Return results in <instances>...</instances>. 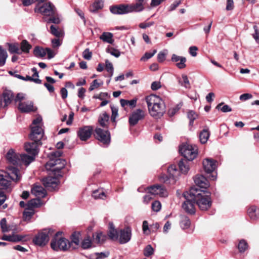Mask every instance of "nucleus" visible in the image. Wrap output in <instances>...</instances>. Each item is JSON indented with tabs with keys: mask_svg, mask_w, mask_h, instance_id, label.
<instances>
[{
	"mask_svg": "<svg viewBox=\"0 0 259 259\" xmlns=\"http://www.w3.org/2000/svg\"><path fill=\"white\" fill-rule=\"evenodd\" d=\"M149 114L156 119L161 118L165 112L164 101L158 96L150 95L145 98Z\"/></svg>",
	"mask_w": 259,
	"mask_h": 259,
	"instance_id": "nucleus-1",
	"label": "nucleus"
},
{
	"mask_svg": "<svg viewBox=\"0 0 259 259\" xmlns=\"http://www.w3.org/2000/svg\"><path fill=\"white\" fill-rule=\"evenodd\" d=\"M19 170L13 166L8 167L7 171L0 170V186L2 189H8L10 187L11 181L18 182L21 179Z\"/></svg>",
	"mask_w": 259,
	"mask_h": 259,
	"instance_id": "nucleus-2",
	"label": "nucleus"
},
{
	"mask_svg": "<svg viewBox=\"0 0 259 259\" xmlns=\"http://www.w3.org/2000/svg\"><path fill=\"white\" fill-rule=\"evenodd\" d=\"M8 161L13 165H21L24 164L28 166L34 160L33 157L25 154L16 153L13 149H10L6 154Z\"/></svg>",
	"mask_w": 259,
	"mask_h": 259,
	"instance_id": "nucleus-3",
	"label": "nucleus"
},
{
	"mask_svg": "<svg viewBox=\"0 0 259 259\" xmlns=\"http://www.w3.org/2000/svg\"><path fill=\"white\" fill-rule=\"evenodd\" d=\"M199 191L196 188H192L190 189V194L193 195V198L195 201L200 209L201 210H206L209 208L211 205V200L210 197V193L206 192L203 194L197 192Z\"/></svg>",
	"mask_w": 259,
	"mask_h": 259,
	"instance_id": "nucleus-4",
	"label": "nucleus"
},
{
	"mask_svg": "<svg viewBox=\"0 0 259 259\" xmlns=\"http://www.w3.org/2000/svg\"><path fill=\"white\" fill-rule=\"evenodd\" d=\"M42 118L37 117L34 119L31 126V133L29 138L31 140H41L44 136V131L42 128Z\"/></svg>",
	"mask_w": 259,
	"mask_h": 259,
	"instance_id": "nucleus-5",
	"label": "nucleus"
},
{
	"mask_svg": "<svg viewBox=\"0 0 259 259\" xmlns=\"http://www.w3.org/2000/svg\"><path fill=\"white\" fill-rule=\"evenodd\" d=\"M51 246L53 250L56 251L74 249V247L72 246V244H69V241L65 238H54L51 241Z\"/></svg>",
	"mask_w": 259,
	"mask_h": 259,
	"instance_id": "nucleus-6",
	"label": "nucleus"
},
{
	"mask_svg": "<svg viewBox=\"0 0 259 259\" xmlns=\"http://www.w3.org/2000/svg\"><path fill=\"white\" fill-rule=\"evenodd\" d=\"M179 151L184 159L189 161L194 159L198 154L197 147L188 144H183L180 146Z\"/></svg>",
	"mask_w": 259,
	"mask_h": 259,
	"instance_id": "nucleus-7",
	"label": "nucleus"
},
{
	"mask_svg": "<svg viewBox=\"0 0 259 259\" xmlns=\"http://www.w3.org/2000/svg\"><path fill=\"white\" fill-rule=\"evenodd\" d=\"M66 162L62 159H56L54 161H49L45 165L48 170H51L54 175L61 176L59 174L60 170L63 168L66 165Z\"/></svg>",
	"mask_w": 259,
	"mask_h": 259,
	"instance_id": "nucleus-8",
	"label": "nucleus"
},
{
	"mask_svg": "<svg viewBox=\"0 0 259 259\" xmlns=\"http://www.w3.org/2000/svg\"><path fill=\"white\" fill-rule=\"evenodd\" d=\"M186 200L182 204V208L188 213L193 214L195 213V203L193 195L190 194V190L183 194Z\"/></svg>",
	"mask_w": 259,
	"mask_h": 259,
	"instance_id": "nucleus-9",
	"label": "nucleus"
},
{
	"mask_svg": "<svg viewBox=\"0 0 259 259\" xmlns=\"http://www.w3.org/2000/svg\"><path fill=\"white\" fill-rule=\"evenodd\" d=\"M51 229H44L39 232L33 239V242L39 246L45 245L49 240L50 236L52 235Z\"/></svg>",
	"mask_w": 259,
	"mask_h": 259,
	"instance_id": "nucleus-10",
	"label": "nucleus"
},
{
	"mask_svg": "<svg viewBox=\"0 0 259 259\" xmlns=\"http://www.w3.org/2000/svg\"><path fill=\"white\" fill-rule=\"evenodd\" d=\"M35 12H39L44 16H52L55 15L56 8L52 4L49 2L40 7L37 5L35 9Z\"/></svg>",
	"mask_w": 259,
	"mask_h": 259,
	"instance_id": "nucleus-11",
	"label": "nucleus"
},
{
	"mask_svg": "<svg viewBox=\"0 0 259 259\" xmlns=\"http://www.w3.org/2000/svg\"><path fill=\"white\" fill-rule=\"evenodd\" d=\"M33 142L27 143L24 146L25 150L29 154H31V157H33L34 159L35 156L38 153V146L41 145L40 140H32Z\"/></svg>",
	"mask_w": 259,
	"mask_h": 259,
	"instance_id": "nucleus-12",
	"label": "nucleus"
},
{
	"mask_svg": "<svg viewBox=\"0 0 259 259\" xmlns=\"http://www.w3.org/2000/svg\"><path fill=\"white\" fill-rule=\"evenodd\" d=\"M94 136L97 139L104 144H109L110 142V135L108 131H104L100 128H96Z\"/></svg>",
	"mask_w": 259,
	"mask_h": 259,
	"instance_id": "nucleus-13",
	"label": "nucleus"
},
{
	"mask_svg": "<svg viewBox=\"0 0 259 259\" xmlns=\"http://www.w3.org/2000/svg\"><path fill=\"white\" fill-rule=\"evenodd\" d=\"M145 117L144 110L138 109L134 111L130 115L128 122L131 126H134L138 123L139 121L142 120Z\"/></svg>",
	"mask_w": 259,
	"mask_h": 259,
	"instance_id": "nucleus-14",
	"label": "nucleus"
},
{
	"mask_svg": "<svg viewBox=\"0 0 259 259\" xmlns=\"http://www.w3.org/2000/svg\"><path fill=\"white\" fill-rule=\"evenodd\" d=\"M148 193L153 196L158 195L161 197H165L168 195L166 190L160 185H154L147 188Z\"/></svg>",
	"mask_w": 259,
	"mask_h": 259,
	"instance_id": "nucleus-15",
	"label": "nucleus"
},
{
	"mask_svg": "<svg viewBox=\"0 0 259 259\" xmlns=\"http://www.w3.org/2000/svg\"><path fill=\"white\" fill-rule=\"evenodd\" d=\"M93 130L92 126H84L79 128L77 136L81 141H85L91 137Z\"/></svg>",
	"mask_w": 259,
	"mask_h": 259,
	"instance_id": "nucleus-16",
	"label": "nucleus"
},
{
	"mask_svg": "<svg viewBox=\"0 0 259 259\" xmlns=\"http://www.w3.org/2000/svg\"><path fill=\"white\" fill-rule=\"evenodd\" d=\"M110 12L115 15H123L130 13L128 5L121 4L111 6L110 7Z\"/></svg>",
	"mask_w": 259,
	"mask_h": 259,
	"instance_id": "nucleus-17",
	"label": "nucleus"
},
{
	"mask_svg": "<svg viewBox=\"0 0 259 259\" xmlns=\"http://www.w3.org/2000/svg\"><path fill=\"white\" fill-rule=\"evenodd\" d=\"M167 173L168 174V176L163 175L159 177L161 181L166 182L167 180L170 179H172L173 180H175L179 175V172L177 169L176 166L174 165H171L168 167Z\"/></svg>",
	"mask_w": 259,
	"mask_h": 259,
	"instance_id": "nucleus-18",
	"label": "nucleus"
},
{
	"mask_svg": "<svg viewBox=\"0 0 259 259\" xmlns=\"http://www.w3.org/2000/svg\"><path fill=\"white\" fill-rule=\"evenodd\" d=\"M18 109L23 113H28L35 111L37 108L34 106L33 103L31 101L20 102L18 106Z\"/></svg>",
	"mask_w": 259,
	"mask_h": 259,
	"instance_id": "nucleus-19",
	"label": "nucleus"
},
{
	"mask_svg": "<svg viewBox=\"0 0 259 259\" xmlns=\"http://www.w3.org/2000/svg\"><path fill=\"white\" fill-rule=\"evenodd\" d=\"M59 180L56 177L49 176L42 179L44 186L49 190H54L58 186Z\"/></svg>",
	"mask_w": 259,
	"mask_h": 259,
	"instance_id": "nucleus-20",
	"label": "nucleus"
},
{
	"mask_svg": "<svg viewBox=\"0 0 259 259\" xmlns=\"http://www.w3.org/2000/svg\"><path fill=\"white\" fill-rule=\"evenodd\" d=\"M31 70L33 72L32 76L26 75V77H23L21 75H16V77L23 80L33 81L37 84L41 83V81L40 79H38V73L36 68L33 67L32 68Z\"/></svg>",
	"mask_w": 259,
	"mask_h": 259,
	"instance_id": "nucleus-21",
	"label": "nucleus"
},
{
	"mask_svg": "<svg viewBox=\"0 0 259 259\" xmlns=\"http://www.w3.org/2000/svg\"><path fill=\"white\" fill-rule=\"evenodd\" d=\"M132 230L130 227H126L120 231L119 241L121 244L128 242L131 238Z\"/></svg>",
	"mask_w": 259,
	"mask_h": 259,
	"instance_id": "nucleus-22",
	"label": "nucleus"
},
{
	"mask_svg": "<svg viewBox=\"0 0 259 259\" xmlns=\"http://www.w3.org/2000/svg\"><path fill=\"white\" fill-rule=\"evenodd\" d=\"M217 161L211 158H206L203 161V166L205 171L207 173L213 172L217 167Z\"/></svg>",
	"mask_w": 259,
	"mask_h": 259,
	"instance_id": "nucleus-23",
	"label": "nucleus"
},
{
	"mask_svg": "<svg viewBox=\"0 0 259 259\" xmlns=\"http://www.w3.org/2000/svg\"><path fill=\"white\" fill-rule=\"evenodd\" d=\"M194 181L196 185L201 188L206 189L209 186L208 180L202 175H197L194 178Z\"/></svg>",
	"mask_w": 259,
	"mask_h": 259,
	"instance_id": "nucleus-24",
	"label": "nucleus"
},
{
	"mask_svg": "<svg viewBox=\"0 0 259 259\" xmlns=\"http://www.w3.org/2000/svg\"><path fill=\"white\" fill-rule=\"evenodd\" d=\"M171 59L172 62H177L176 66L178 68L183 69L186 67V58L185 57L173 54Z\"/></svg>",
	"mask_w": 259,
	"mask_h": 259,
	"instance_id": "nucleus-25",
	"label": "nucleus"
},
{
	"mask_svg": "<svg viewBox=\"0 0 259 259\" xmlns=\"http://www.w3.org/2000/svg\"><path fill=\"white\" fill-rule=\"evenodd\" d=\"M31 192L38 198H44L47 195L46 190L40 186H34L32 189Z\"/></svg>",
	"mask_w": 259,
	"mask_h": 259,
	"instance_id": "nucleus-26",
	"label": "nucleus"
},
{
	"mask_svg": "<svg viewBox=\"0 0 259 259\" xmlns=\"http://www.w3.org/2000/svg\"><path fill=\"white\" fill-rule=\"evenodd\" d=\"M144 6L143 4L137 2H136L135 4L128 5L130 13L142 12L144 10Z\"/></svg>",
	"mask_w": 259,
	"mask_h": 259,
	"instance_id": "nucleus-27",
	"label": "nucleus"
},
{
	"mask_svg": "<svg viewBox=\"0 0 259 259\" xmlns=\"http://www.w3.org/2000/svg\"><path fill=\"white\" fill-rule=\"evenodd\" d=\"M3 98L5 102V106H8L14 99L13 92L10 90L4 91L3 93Z\"/></svg>",
	"mask_w": 259,
	"mask_h": 259,
	"instance_id": "nucleus-28",
	"label": "nucleus"
},
{
	"mask_svg": "<svg viewBox=\"0 0 259 259\" xmlns=\"http://www.w3.org/2000/svg\"><path fill=\"white\" fill-rule=\"evenodd\" d=\"M80 237L81 234L79 232H74L72 234L71 236V241H69V244H72V246L74 247V249L79 244Z\"/></svg>",
	"mask_w": 259,
	"mask_h": 259,
	"instance_id": "nucleus-29",
	"label": "nucleus"
},
{
	"mask_svg": "<svg viewBox=\"0 0 259 259\" xmlns=\"http://www.w3.org/2000/svg\"><path fill=\"white\" fill-rule=\"evenodd\" d=\"M188 160L182 159L178 163L179 167L182 173L186 174L189 170Z\"/></svg>",
	"mask_w": 259,
	"mask_h": 259,
	"instance_id": "nucleus-30",
	"label": "nucleus"
},
{
	"mask_svg": "<svg viewBox=\"0 0 259 259\" xmlns=\"http://www.w3.org/2000/svg\"><path fill=\"white\" fill-rule=\"evenodd\" d=\"M247 212L249 218L252 220H256L259 218V209L255 206L250 207Z\"/></svg>",
	"mask_w": 259,
	"mask_h": 259,
	"instance_id": "nucleus-31",
	"label": "nucleus"
},
{
	"mask_svg": "<svg viewBox=\"0 0 259 259\" xmlns=\"http://www.w3.org/2000/svg\"><path fill=\"white\" fill-rule=\"evenodd\" d=\"M105 42L112 44L114 42L113 35L111 32H104L99 37Z\"/></svg>",
	"mask_w": 259,
	"mask_h": 259,
	"instance_id": "nucleus-32",
	"label": "nucleus"
},
{
	"mask_svg": "<svg viewBox=\"0 0 259 259\" xmlns=\"http://www.w3.org/2000/svg\"><path fill=\"white\" fill-rule=\"evenodd\" d=\"M104 6V3L102 0H97L95 1L92 5L90 8V11L96 12L98 10L102 9Z\"/></svg>",
	"mask_w": 259,
	"mask_h": 259,
	"instance_id": "nucleus-33",
	"label": "nucleus"
},
{
	"mask_svg": "<svg viewBox=\"0 0 259 259\" xmlns=\"http://www.w3.org/2000/svg\"><path fill=\"white\" fill-rule=\"evenodd\" d=\"M108 236L111 239L114 240H117L118 237L117 231L115 229L113 224L112 223L109 224Z\"/></svg>",
	"mask_w": 259,
	"mask_h": 259,
	"instance_id": "nucleus-34",
	"label": "nucleus"
},
{
	"mask_svg": "<svg viewBox=\"0 0 259 259\" xmlns=\"http://www.w3.org/2000/svg\"><path fill=\"white\" fill-rule=\"evenodd\" d=\"M22 237L19 235H4L2 238V239L4 240H7L12 242H18L22 240Z\"/></svg>",
	"mask_w": 259,
	"mask_h": 259,
	"instance_id": "nucleus-35",
	"label": "nucleus"
},
{
	"mask_svg": "<svg viewBox=\"0 0 259 259\" xmlns=\"http://www.w3.org/2000/svg\"><path fill=\"white\" fill-rule=\"evenodd\" d=\"M209 132L207 130H203L199 135L200 141L202 144L207 142L209 137Z\"/></svg>",
	"mask_w": 259,
	"mask_h": 259,
	"instance_id": "nucleus-36",
	"label": "nucleus"
},
{
	"mask_svg": "<svg viewBox=\"0 0 259 259\" xmlns=\"http://www.w3.org/2000/svg\"><path fill=\"white\" fill-rule=\"evenodd\" d=\"M7 58V51L3 49L2 47H0V66H3L5 64Z\"/></svg>",
	"mask_w": 259,
	"mask_h": 259,
	"instance_id": "nucleus-37",
	"label": "nucleus"
},
{
	"mask_svg": "<svg viewBox=\"0 0 259 259\" xmlns=\"http://www.w3.org/2000/svg\"><path fill=\"white\" fill-rule=\"evenodd\" d=\"M33 52L35 56L42 58L46 55V48L44 49L41 47H36Z\"/></svg>",
	"mask_w": 259,
	"mask_h": 259,
	"instance_id": "nucleus-38",
	"label": "nucleus"
},
{
	"mask_svg": "<svg viewBox=\"0 0 259 259\" xmlns=\"http://www.w3.org/2000/svg\"><path fill=\"white\" fill-rule=\"evenodd\" d=\"M41 205V201L39 198L32 199L30 200L27 204V207L33 208L38 207Z\"/></svg>",
	"mask_w": 259,
	"mask_h": 259,
	"instance_id": "nucleus-39",
	"label": "nucleus"
},
{
	"mask_svg": "<svg viewBox=\"0 0 259 259\" xmlns=\"http://www.w3.org/2000/svg\"><path fill=\"white\" fill-rule=\"evenodd\" d=\"M92 196L95 199H102L106 198L105 193L102 190L98 189L93 191Z\"/></svg>",
	"mask_w": 259,
	"mask_h": 259,
	"instance_id": "nucleus-40",
	"label": "nucleus"
},
{
	"mask_svg": "<svg viewBox=\"0 0 259 259\" xmlns=\"http://www.w3.org/2000/svg\"><path fill=\"white\" fill-rule=\"evenodd\" d=\"M109 118V115L106 113H104L100 115L99 119V122L102 127L106 126V122H108Z\"/></svg>",
	"mask_w": 259,
	"mask_h": 259,
	"instance_id": "nucleus-41",
	"label": "nucleus"
},
{
	"mask_svg": "<svg viewBox=\"0 0 259 259\" xmlns=\"http://www.w3.org/2000/svg\"><path fill=\"white\" fill-rule=\"evenodd\" d=\"M248 244L247 242L244 240H241L238 244V249L241 253L244 252L248 248Z\"/></svg>",
	"mask_w": 259,
	"mask_h": 259,
	"instance_id": "nucleus-42",
	"label": "nucleus"
},
{
	"mask_svg": "<svg viewBox=\"0 0 259 259\" xmlns=\"http://www.w3.org/2000/svg\"><path fill=\"white\" fill-rule=\"evenodd\" d=\"M31 48V46L26 40H23L21 42V49L22 52L28 53Z\"/></svg>",
	"mask_w": 259,
	"mask_h": 259,
	"instance_id": "nucleus-43",
	"label": "nucleus"
},
{
	"mask_svg": "<svg viewBox=\"0 0 259 259\" xmlns=\"http://www.w3.org/2000/svg\"><path fill=\"white\" fill-rule=\"evenodd\" d=\"M216 109L220 110L223 112H228L232 111L231 108L228 105H224V103L219 104L216 107Z\"/></svg>",
	"mask_w": 259,
	"mask_h": 259,
	"instance_id": "nucleus-44",
	"label": "nucleus"
},
{
	"mask_svg": "<svg viewBox=\"0 0 259 259\" xmlns=\"http://www.w3.org/2000/svg\"><path fill=\"white\" fill-rule=\"evenodd\" d=\"M179 83L185 88H190V84L187 76L185 74H183L182 76V80H179Z\"/></svg>",
	"mask_w": 259,
	"mask_h": 259,
	"instance_id": "nucleus-45",
	"label": "nucleus"
},
{
	"mask_svg": "<svg viewBox=\"0 0 259 259\" xmlns=\"http://www.w3.org/2000/svg\"><path fill=\"white\" fill-rule=\"evenodd\" d=\"M9 51L12 54H13V53H16L18 54H21V52L20 51L19 46L17 44H9Z\"/></svg>",
	"mask_w": 259,
	"mask_h": 259,
	"instance_id": "nucleus-46",
	"label": "nucleus"
},
{
	"mask_svg": "<svg viewBox=\"0 0 259 259\" xmlns=\"http://www.w3.org/2000/svg\"><path fill=\"white\" fill-rule=\"evenodd\" d=\"M106 236L101 232L97 233L95 238V241L98 243H102L106 240Z\"/></svg>",
	"mask_w": 259,
	"mask_h": 259,
	"instance_id": "nucleus-47",
	"label": "nucleus"
},
{
	"mask_svg": "<svg viewBox=\"0 0 259 259\" xmlns=\"http://www.w3.org/2000/svg\"><path fill=\"white\" fill-rule=\"evenodd\" d=\"M61 152L59 151L51 153L49 155L50 160L49 161H54L56 159H60V157L61 156Z\"/></svg>",
	"mask_w": 259,
	"mask_h": 259,
	"instance_id": "nucleus-48",
	"label": "nucleus"
},
{
	"mask_svg": "<svg viewBox=\"0 0 259 259\" xmlns=\"http://www.w3.org/2000/svg\"><path fill=\"white\" fill-rule=\"evenodd\" d=\"M92 241L90 237L84 238L81 242V247L83 249H88L91 247Z\"/></svg>",
	"mask_w": 259,
	"mask_h": 259,
	"instance_id": "nucleus-49",
	"label": "nucleus"
},
{
	"mask_svg": "<svg viewBox=\"0 0 259 259\" xmlns=\"http://www.w3.org/2000/svg\"><path fill=\"white\" fill-rule=\"evenodd\" d=\"M190 224V220L188 217H184L180 223L181 227L183 229L189 228Z\"/></svg>",
	"mask_w": 259,
	"mask_h": 259,
	"instance_id": "nucleus-50",
	"label": "nucleus"
},
{
	"mask_svg": "<svg viewBox=\"0 0 259 259\" xmlns=\"http://www.w3.org/2000/svg\"><path fill=\"white\" fill-rule=\"evenodd\" d=\"M106 52L116 58L119 57L120 55V52L118 50L112 47L107 48L106 49Z\"/></svg>",
	"mask_w": 259,
	"mask_h": 259,
	"instance_id": "nucleus-51",
	"label": "nucleus"
},
{
	"mask_svg": "<svg viewBox=\"0 0 259 259\" xmlns=\"http://www.w3.org/2000/svg\"><path fill=\"white\" fill-rule=\"evenodd\" d=\"M103 84V82L101 81V82H99L97 79H95L91 83V85L89 89L90 91H92L95 89H97L100 86L102 85Z\"/></svg>",
	"mask_w": 259,
	"mask_h": 259,
	"instance_id": "nucleus-52",
	"label": "nucleus"
},
{
	"mask_svg": "<svg viewBox=\"0 0 259 259\" xmlns=\"http://www.w3.org/2000/svg\"><path fill=\"white\" fill-rule=\"evenodd\" d=\"M34 213L33 209L28 207L27 210H25L23 212V217L25 220H28L33 215Z\"/></svg>",
	"mask_w": 259,
	"mask_h": 259,
	"instance_id": "nucleus-53",
	"label": "nucleus"
},
{
	"mask_svg": "<svg viewBox=\"0 0 259 259\" xmlns=\"http://www.w3.org/2000/svg\"><path fill=\"white\" fill-rule=\"evenodd\" d=\"M154 253V249L150 245H148L144 249V254L146 256H149Z\"/></svg>",
	"mask_w": 259,
	"mask_h": 259,
	"instance_id": "nucleus-54",
	"label": "nucleus"
},
{
	"mask_svg": "<svg viewBox=\"0 0 259 259\" xmlns=\"http://www.w3.org/2000/svg\"><path fill=\"white\" fill-rule=\"evenodd\" d=\"M181 106L177 105L168 110L167 114L170 117L173 116L180 110Z\"/></svg>",
	"mask_w": 259,
	"mask_h": 259,
	"instance_id": "nucleus-55",
	"label": "nucleus"
},
{
	"mask_svg": "<svg viewBox=\"0 0 259 259\" xmlns=\"http://www.w3.org/2000/svg\"><path fill=\"white\" fill-rule=\"evenodd\" d=\"M187 116L190 120V124H192L194 120L197 117V114L193 111H189Z\"/></svg>",
	"mask_w": 259,
	"mask_h": 259,
	"instance_id": "nucleus-56",
	"label": "nucleus"
},
{
	"mask_svg": "<svg viewBox=\"0 0 259 259\" xmlns=\"http://www.w3.org/2000/svg\"><path fill=\"white\" fill-rule=\"evenodd\" d=\"M106 63V69L107 72L110 73V76H112L113 74V66L112 64L108 60L105 61Z\"/></svg>",
	"mask_w": 259,
	"mask_h": 259,
	"instance_id": "nucleus-57",
	"label": "nucleus"
},
{
	"mask_svg": "<svg viewBox=\"0 0 259 259\" xmlns=\"http://www.w3.org/2000/svg\"><path fill=\"white\" fill-rule=\"evenodd\" d=\"M156 50H154L152 53L146 52L144 55L141 58V61H145L152 57L156 53Z\"/></svg>",
	"mask_w": 259,
	"mask_h": 259,
	"instance_id": "nucleus-58",
	"label": "nucleus"
},
{
	"mask_svg": "<svg viewBox=\"0 0 259 259\" xmlns=\"http://www.w3.org/2000/svg\"><path fill=\"white\" fill-rule=\"evenodd\" d=\"M142 230L144 234L149 235L150 233V230L149 228V224L147 221H144L142 225Z\"/></svg>",
	"mask_w": 259,
	"mask_h": 259,
	"instance_id": "nucleus-59",
	"label": "nucleus"
},
{
	"mask_svg": "<svg viewBox=\"0 0 259 259\" xmlns=\"http://www.w3.org/2000/svg\"><path fill=\"white\" fill-rule=\"evenodd\" d=\"M51 32L52 34L56 37H60L61 34V32L58 29V28L54 25H51L50 27Z\"/></svg>",
	"mask_w": 259,
	"mask_h": 259,
	"instance_id": "nucleus-60",
	"label": "nucleus"
},
{
	"mask_svg": "<svg viewBox=\"0 0 259 259\" xmlns=\"http://www.w3.org/2000/svg\"><path fill=\"white\" fill-rule=\"evenodd\" d=\"M161 205L159 201H155L152 203V209L153 211L158 212L161 209Z\"/></svg>",
	"mask_w": 259,
	"mask_h": 259,
	"instance_id": "nucleus-61",
	"label": "nucleus"
},
{
	"mask_svg": "<svg viewBox=\"0 0 259 259\" xmlns=\"http://www.w3.org/2000/svg\"><path fill=\"white\" fill-rule=\"evenodd\" d=\"M92 53L89 49H86L82 53V56L86 60H90L92 58Z\"/></svg>",
	"mask_w": 259,
	"mask_h": 259,
	"instance_id": "nucleus-62",
	"label": "nucleus"
},
{
	"mask_svg": "<svg viewBox=\"0 0 259 259\" xmlns=\"http://www.w3.org/2000/svg\"><path fill=\"white\" fill-rule=\"evenodd\" d=\"M7 221L6 219L3 218L1 220L0 222L1 227L3 232H6L9 231V229L7 227Z\"/></svg>",
	"mask_w": 259,
	"mask_h": 259,
	"instance_id": "nucleus-63",
	"label": "nucleus"
},
{
	"mask_svg": "<svg viewBox=\"0 0 259 259\" xmlns=\"http://www.w3.org/2000/svg\"><path fill=\"white\" fill-rule=\"evenodd\" d=\"M253 29L254 30V33L252 35L253 37L255 40L257 44H259V31L257 29V27L256 25L253 26Z\"/></svg>",
	"mask_w": 259,
	"mask_h": 259,
	"instance_id": "nucleus-64",
	"label": "nucleus"
}]
</instances>
